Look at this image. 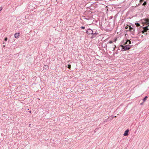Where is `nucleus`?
Wrapping results in <instances>:
<instances>
[{
  "mask_svg": "<svg viewBox=\"0 0 149 149\" xmlns=\"http://www.w3.org/2000/svg\"><path fill=\"white\" fill-rule=\"evenodd\" d=\"M122 49H123V51L126 50H128L130 49V47H129V46L127 45L125 46H124L123 45H121Z\"/></svg>",
  "mask_w": 149,
  "mask_h": 149,
  "instance_id": "obj_1",
  "label": "nucleus"
},
{
  "mask_svg": "<svg viewBox=\"0 0 149 149\" xmlns=\"http://www.w3.org/2000/svg\"><path fill=\"white\" fill-rule=\"evenodd\" d=\"M149 27V24L146 26L143 27V30L142 31V32L143 33H144L145 32H146L148 30H149V28L148 27Z\"/></svg>",
  "mask_w": 149,
  "mask_h": 149,
  "instance_id": "obj_2",
  "label": "nucleus"
},
{
  "mask_svg": "<svg viewBox=\"0 0 149 149\" xmlns=\"http://www.w3.org/2000/svg\"><path fill=\"white\" fill-rule=\"evenodd\" d=\"M93 30L90 29H89L87 30H86V33L88 34H91L92 33H93Z\"/></svg>",
  "mask_w": 149,
  "mask_h": 149,
  "instance_id": "obj_3",
  "label": "nucleus"
},
{
  "mask_svg": "<svg viewBox=\"0 0 149 149\" xmlns=\"http://www.w3.org/2000/svg\"><path fill=\"white\" fill-rule=\"evenodd\" d=\"M98 34V33L95 32V33H93H93H92V36L91 37V38L92 39L93 38H94Z\"/></svg>",
  "mask_w": 149,
  "mask_h": 149,
  "instance_id": "obj_4",
  "label": "nucleus"
},
{
  "mask_svg": "<svg viewBox=\"0 0 149 149\" xmlns=\"http://www.w3.org/2000/svg\"><path fill=\"white\" fill-rule=\"evenodd\" d=\"M129 131V130H126L125 132L123 134V135L124 136H126L128 135V132Z\"/></svg>",
  "mask_w": 149,
  "mask_h": 149,
  "instance_id": "obj_5",
  "label": "nucleus"
},
{
  "mask_svg": "<svg viewBox=\"0 0 149 149\" xmlns=\"http://www.w3.org/2000/svg\"><path fill=\"white\" fill-rule=\"evenodd\" d=\"M19 33H16L15 34V37L17 38L19 37Z\"/></svg>",
  "mask_w": 149,
  "mask_h": 149,
  "instance_id": "obj_6",
  "label": "nucleus"
},
{
  "mask_svg": "<svg viewBox=\"0 0 149 149\" xmlns=\"http://www.w3.org/2000/svg\"><path fill=\"white\" fill-rule=\"evenodd\" d=\"M131 43V41H130L129 40H127L126 42V44H130Z\"/></svg>",
  "mask_w": 149,
  "mask_h": 149,
  "instance_id": "obj_7",
  "label": "nucleus"
},
{
  "mask_svg": "<svg viewBox=\"0 0 149 149\" xmlns=\"http://www.w3.org/2000/svg\"><path fill=\"white\" fill-rule=\"evenodd\" d=\"M149 20L148 19H146L145 20V22L146 23V24H148L149 23Z\"/></svg>",
  "mask_w": 149,
  "mask_h": 149,
  "instance_id": "obj_8",
  "label": "nucleus"
},
{
  "mask_svg": "<svg viewBox=\"0 0 149 149\" xmlns=\"http://www.w3.org/2000/svg\"><path fill=\"white\" fill-rule=\"evenodd\" d=\"M148 97H147V96H146L143 100V102H145L146 100Z\"/></svg>",
  "mask_w": 149,
  "mask_h": 149,
  "instance_id": "obj_9",
  "label": "nucleus"
},
{
  "mask_svg": "<svg viewBox=\"0 0 149 149\" xmlns=\"http://www.w3.org/2000/svg\"><path fill=\"white\" fill-rule=\"evenodd\" d=\"M132 30H134V29H133V28L131 27H130L129 30L132 31Z\"/></svg>",
  "mask_w": 149,
  "mask_h": 149,
  "instance_id": "obj_10",
  "label": "nucleus"
},
{
  "mask_svg": "<svg viewBox=\"0 0 149 149\" xmlns=\"http://www.w3.org/2000/svg\"><path fill=\"white\" fill-rule=\"evenodd\" d=\"M113 50H115V47H116V45H113Z\"/></svg>",
  "mask_w": 149,
  "mask_h": 149,
  "instance_id": "obj_11",
  "label": "nucleus"
},
{
  "mask_svg": "<svg viewBox=\"0 0 149 149\" xmlns=\"http://www.w3.org/2000/svg\"><path fill=\"white\" fill-rule=\"evenodd\" d=\"M135 25L137 27L139 26H140V24L138 23H135Z\"/></svg>",
  "mask_w": 149,
  "mask_h": 149,
  "instance_id": "obj_12",
  "label": "nucleus"
},
{
  "mask_svg": "<svg viewBox=\"0 0 149 149\" xmlns=\"http://www.w3.org/2000/svg\"><path fill=\"white\" fill-rule=\"evenodd\" d=\"M146 1L144 2L143 4V6H145L146 4Z\"/></svg>",
  "mask_w": 149,
  "mask_h": 149,
  "instance_id": "obj_13",
  "label": "nucleus"
},
{
  "mask_svg": "<svg viewBox=\"0 0 149 149\" xmlns=\"http://www.w3.org/2000/svg\"><path fill=\"white\" fill-rule=\"evenodd\" d=\"M113 118V116H111L109 118V119L110 120H112Z\"/></svg>",
  "mask_w": 149,
  "mask_h": 149,
  "instance_id": "obj_14",
  "label": "nucleus"
},
{
  "mask_svg": "<svg viewBox=\"0 0 149 149\" xmlns=\"http://www.w3.org/2000/svg\"><path fill=\"white\" fill-rule=\"evenodd\" d=\"M68 68L69 69H70V68H71V65H68Z\"/></svg>",
  "mask_w": 149,
  "mask_h": 149,
  "instance_id": "obj_15",
  "label": "nucleus"
},
{
  "mask_svg": "<svg viewBox=\"0 0 149 149\" xmlns=\"http://www.w3.org/2000/svg\"><path fill=\"white\" fill-rule=\"evenodd\" d=\"M144 0H140V2L141 3Z\"/></svg>",
  "mask_w": 149,
  "mask_h": 149,
  "instance_id": "obj_16",
  "label": "nucleus"
},
{
  "mask_svg": "<svg viewBox=\"0 0 149 149\" xmlns=\"http://www.w3.org/2000/svg\"><path fill=\"white\" fill-rule=\"evenodd\" d=\"M113 42L112 41H110L109 42V43H113Z\"/></svg>",
  "mask_w": 149,
  "mask_h": 149,
  "instance_id": "obj_17",
  "label": "nucleus"
},
{
  "mask_svg": "<svg viewBox=\"0 0 149 149\" xmlns=\"http://www.w3.org/2000/svg\"><path fill=\"white\" fill-rule=\"evenodd\" d=\"M7 39H8L7 38V37H6V38H5L4 40H5V41H7Z\"/></svg>",
  "mask_w": 149,
  "mask_h": 149,
  "instance_id": "obj_18",
  "label": "nucleus"
},
{
  "mask_svg": "<svg viewBox=\"0 0 149 149\" xmlns=\"http://www.w3.org/2000/svg\"><path fill=\"white\" fill-rule=\"evenodd\" d=\"M81 28L83 29H84L85 28V27L84 26H82L81 27Z\"/></svg>",
  "mask_w": 149,
  "mask_h": 149,
  "instance_id": "obj_19",
  "label": "nucleus"
},
{
  "mask_svg": "<svg viewBox=\"0 0 149 149\" xmlns=\"http://www.w3.org/2000/svg\"><path fill=\"white\" fill-rule=\"evenodd\" d=\"M117 40V38L114 39V40L113 41V42H115Z\"/></svg>",
  "mask_w": 149,
  "mask_h": 149,
  "instance_id": "obj_20",
  "label": "nucleus"
},
{
  "mask_svg": "<svg viewBox=\"0 0 149 149\" xmlns=\"http://www.w3.org/2000/svg\"><path fill=\"white\" fill-rule=\"evenodd\" d=\"M143 104V102H142V103H141L140 104H141V105H142V104Z\"/></svg>",
  "mask_w": 149,
  "mask_h": 149,
  "instance_id": "obj_21",
  "label": "nucleus"
},
{
  "mask_svg": "<svg viewBox=\"0 0 149 149\" xmlns=\"http://www.w3.org/2000/svg\"><path fill=\"white\" fill-rule=\"evenodd\" d=\"M2 10V8H1L0 10V11Z\"/></svg>",
  "mask_w": 149,
  "mask_h": 149,
  "instance_id": "obj_22",
  "label": "nucleus"
},
{
  "mask_svg": "<svg viewBox=\"0 0 149 149\" xmlns=\"http://www.w3.org/2000/svg\"><path fill=\"white\" fill-rule=\"evenodd\" d=\"M114 117H116V116H114Z\"/></svg>",
  "mask_w": 149,
  "mask_h": 149,
  "instance_id": "obj_23",
  "label": "nucleus"
},
{
  "mask_svg": "<svg viewBox=\"0 0 149 149\" xmlns=\"http://www.w3.org/2000/svg\"><path fill=\"white\" fill-rule=\"evenodd\" d=\"M148 28H149V27H148Z\"/></svg>",
  "mask_w": 149,
  "mask_h": 149,
  "instance_id": "obj_24",
  "label": "nucleus"
}]
</instances>
